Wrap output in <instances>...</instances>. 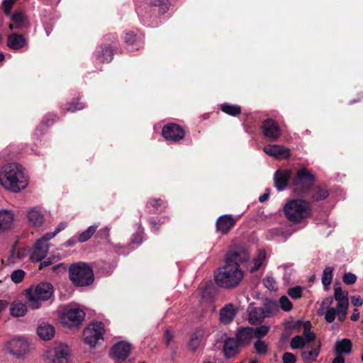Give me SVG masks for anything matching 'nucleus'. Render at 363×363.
I'll list each match as a JSON object with an SVG mask.
<instances>
[{"label":"nucleus","mask_w":363,"mask_h":363,"mask_svg":"<svg viewBox=\"0 0 363 363\" xmlns=\"http://www.w3.org/2000/svg\"><path fill=\"white\" fill-rule=\"evenodd\" d=\"M33 249L39 251H45V253H47L48 251V245L47 242L40 238L37 240Z\"/></svg>","instance_id":"obj_57"},{"label":"nucleus","mask_w":363,"mask_h":363,"mask_svg":"<svg viewBox=\"0 0 363 363\" xmlns=\"http://www.w3.org/2000/svg\"><path fill=\"white\" fill-rule=\"evenodd\" d=\"M279 307L284 311H290L293 308V304L289 298L286 296H282L279 299Z\"/></svg>","instance_id":"obj_46"},{"label":"nucleus","mask_w":363,"mask_h":363,"mask_svg":"<svg viewBox=\"0 0 363 363\" xmlns=\"http://www.w3.org/2000/svg\"><path fill=\"white\" fill-rule=\"evenodd\" d=\"M282 360L283 363H296V357L293 353L286 352L283 354Z\"/></svg>","instance_id":"obj_58"},{"label":"nucleus","mask_w":363,"mask_h":363,"mask_svg":"<svg viewBox=\"0 0 363 363\" xmlns=\"http://www.w3.org/2000/svg\"><path fill=\"white\" fill-rule=\"evenodd\" d=\"M264 312L266 317L276 314L279 310V306L276 301L271 299H265L263 306L261 307Z\"/></svg>","instance_id":"obj_31"},{"label":"nucleus","mask_w":363,"mask_h":363,"mask_svg":"<svg viewBox=\"0 0 363 363\" xmlns=\"http://www.w3.org/2000/svg\"><path fill=\"white\" fill-rule=\"evenodd\" d=\"M26 311L27 306L21 302L14 301L10 307L11 314L14 317L23 316Z\"/></svg>","instance_id":"obj_33"},{"label":"nucleus","mask_w":363,"mask_h":363,"mask_svg":"<svg viewBox=\"0 0 363 363\" xmlns=\"http://www.w3.org/2000/svg\"><path fill=\"white\" fill-rule=\"evenodd\" d=\"M131 349L132 346L128 342L119 341L111 347L109 355L115 361L129 363L130 361L126 362L125 359L130 355Z\"/></svg>","instance_id":"obj_10"},{"label":"nucleus","mask_w":363,"mask_h":363,"mask_svg":"<svg viewBox=\"0 0 363 363\" xmlns=\"http://www.w3.org/2000/svg\"><path fill=\"white\" fill-rule=\"evenodd\" d=\"M267 318L264 312L261 307H255L250 310L248 315V320L251 325H258L262 323Z\"/></svg>","instance_id":"obj_28"},{"label":"nucleus","mask_w":363,"mask_h":363,"mask_svg":"<svg viewBox=\"0 0 363 363\" xmlns=\"http://www.w3.org/2000/svg\"><path fill=\"white\" fill-rule=\"evenodd\" d=\"M265 257H266V253H265V252L264 250L259 252L258 255L257 256V257L254 258V259H253L254 265L250 269V272L251 273H254V272H257L259 269V267L262 264L263 261L265 259Z\"/></svg>","instance_id":"obj_40"},{"label":"nucleus","mask_w":363,"mask_h":363,"mask_svg":"<svg viewBox=\"0 0 363 363\" xmlns=\"http://www.w3.org/2000/svg\"><path fill=\"white\" fill-rule=\"evenodd\" d=\"M237 311L233 305L228 303L220 310V320L225 325L229 324L234 320Z\"/></svg>","instance_id":"obj_22"},{"label":"nucleus","mask_w":363,"mask_h":363,"mask_svg":"<svg viewBox=\"0 0 363 363\" xmlns=\"http://www.w3.org/2000/svg\"><path fill=\"white\" fill-rule=\"evenodd\" d=\"M261 130L263 135L270 142H277L281 135L279 125L272 118H267L262 122Z\"/></svg>","instance_id":"obj_11"},{"label":"nucleus","mask_w":363,"mask_h":363,"mask_svg":"<svg viewBox=\"0 0 363 363\" xmlns=\"http://www.w3.org/2000/svg\"><path fill=\"white\" fill-rule=\"evenodd\" d=\"M69 354L68 346L61 344L56 347L50 349L47 352L46 357L49 363H68Z\"/></svg>","instance_id":"obj_12"},{"label":"nucleus","mask_w":363,"mask_h":363,"mask_svg":"<svg viewBox=\"0 0 363 363\" xmlns=\"http://www.w3.org/2000/svg\"><path fill=\"white\" fill-rule=\"evenodd\" d=\"M334 298L333 296H328L322 301L321 306L325 307V308H331V305L333 303Z\"/></svg>","instance_id":"obj_61"},{"label":"nucleus","mask_w":363,"mask_h":363,"mask_svg":"<svg viewBox=\"0 0 363 363\" xmlns=\"http://www.w3.org/2000/svg\"><path fill=\"white\" fill-rule=\"evenodd\" d=\"M131 241L134 244L140 245L143 242V235L142 233L138 232L133 235Z\"/></svg>","instance_id":"obj_59"},{"label":"nucleus","mask_w":363,"mask_h":363,"mask_svg":"<svg viewBox=\"0 0 363 363\" xmlns=\"http://www.w3.org/2000/svg\"><path fill=\"white\" fill-rule=\"evenodd\" d=\"M25 296L31 303L33 309L38 308V301L54 300V287L50 282H40L35 286L25 290Z\"/></svg>","instance_id":"obj_4"},{"label":"nucleus","mask_w":363,"mask_h":363,"mask_svg":"<svg viewBox=\"0 0 363 363\" xmlns=\"http://www.w3.org/2000/svg\"><path fill=\"white\" fill-rule=\"evenodd\" d=\"M186 134L184 129L174 123L164 125L162 130L163 138L170 143H177L184 139Z\"/></svg>","instance_id":"obj_8"},{"label":"nucleus","mask_w":363,"mask_h":363,"mask_svg":"<svg viewBox=\"0 0 363 363\" xmlns=\"http://www.w3.org/2000/svg\"><path fill=\"white\" fill-rule=\"evenodd\" d=\"M263 151L268 155L277 160H286L291 156V150L280 145H268L264 147Z\"/></svg>","instance_id":"obj_18"},{"label":"nucleus","mask_w":363,"mask_h":363,"mask_svg":"<svg viewBox=\"0 0 363 363\" xmlns=\"http://www.w3.org/2000/svg\"><path fill=\"white\" fill-rule=\"evenodd\" d=\"M167 218L166 217H160V218H150L149 219V224L152 230L155 232L158 231L160 226L165 223Z\"/></svg>","instance_id":"obj_42"},{"label":"nucleus","mask_w":363,"mask_h":363,"mask_svg":"<svg viewBox=\"0 0 363 363\" xmlns=\"http://www.w3.org/2000/svg\"><path fill=\"white\" fill-rule=\"evenodd\" d=\"M288 294L294 299H298L302 296L303 288L300 286L290 288L288 289Z\"/></svg>","instance_id":"obj_49"},{"label":"nucleus","mask_w":363,"mask_h":363,"mask_svg":"<svg viewBox=\"0 0 363 363\" xmlns=\"http://www.w3.org/2000/svg\"><path fill=\"white\" fill-rule=\"evenodd\" d=\"M342 281L345 284L351 285L356 282L357 277L351 272H347L344 274Z\"/></svg>","instance_id":"obj_55"},{"label":"nucleus","mask_w":363,"mask_h":363,"mask_svg":"<svg viewBox=\"0 0 363 363\" xmlns=\"http://www.w3.org/2000/svg\"><path fill=\"white\" fill-rule=\"evenodd\" d=\"M263 284L264 286L270 291H276L277 289L275 280L271 277H267L264 278Z\"/></svg>","instance_id":"obj_51"},{"label":"nucleus","mask_w":363,"mask_h":363,"mask_svg":"<svg viewBox=\"0 0 363 363\" xmlns=\"http://www.w3.org/2000/svg\"><path fill=\"white\" fill-rule=\"evenodd\" d=\"M306 341L303 336L296 335L294 337L290 342V346L292 349H303L305 347Z\"/></svg>","instance_id":"obj_41"},{"label":"nucleus","mask_w":363,"mask_h":363,"mask_svg":"<svg viewBox=\"0 0 363 363\" xmlns=\"http://www.w3.org/2000/svg\"><path fill=\"white\" fill-rule=\"evenodd\" d=\"M352 342L350 339L343 338L341 340H337L335 343L334 350L335 354L342 356L343 354H348L352 352Z\"/></svg>","instance_id":"obj_24"},{"label":"nucleus","mask_w":363,"mask_h":363,"mask_svg":"<svg viewBox=\"0 0 363 363\" xmlns=\"http://www.w3.org/2000/svg\"><path fill=\"white\" fill-rule=\"evenodd\" d=\"M13 220V213L7 210L0 211V231L9 230Z\"/></svg>","instance_id":"obj_29"},{"label":"nucleus","mask_w":363,"mask_h":363,"mask_svg":"<svg viewBox=\"0 0 363 363\" xmlns=\"http://www.w3.org/2000/svg\"><path fill=\"white\" fill-rule=\"evenodd\" d=\"M334 268L331 267H326L323 272L322 275V284L325 290L328 289V286L331 284L333 277Z\"/></svg>","instance_id":"obj_37"},{"label":"nucleus","mask_w":363,"mask_h":363,"mask_svg":"<svg viewBox=\"0 0 363 363\" xmlns=\"http://www.w3.org/2000/svg\"><path fill=\"white\" fill-rule=\"evenodd\" d=\"M113 40H116V37L111 35H107L104 38V41L111 40L112 43ZM113 45L111 43L104 42L97 52V59L102 63L110 62L113 58Z\"/></svg>","instance_id":"obj_15"},{"label":"nucleus","mask_w":363,"mask_h":363,"mask_svg":"<svg viewBox=\"0 0 363 363\" xmlns=\"http://www.w3.org/2000/svg\"><path fill=\"white\" fill-rule=\"evenodd\" d=\"M55 333V328L50 324L43 323L37 328L38 335L44 340H51L54 337Z\"/></svg>","instance_id":"obj_26"},{"label":"nucleus","mask_w":363,"mask_h":363,"mask_svg":"<svg viewBox=\"0 0 363 363\" xmlns=\"http://www.w3.org/2000/svg\"><path fill=\"white\" fill-rule=\"evenodd\" d=\"M173 337H174V335H173V333H172V331L169 329H167L164 331V339L166 346L168 347H170L171 350H172L174 351V352H175V350L173 349L172 347L171 346V342L173 340Z\"/></svg>","instance_id":"obj_56"},{"label":"nucleus","mask_w":363,"mask_h":363,"mask_svg":"<svg viewBox=\"0 0 363 363\" xmlns=\"http://www.w3.org/2000/svg\"><path fill=\"white\" fill-rule=\"evenodd\" d=\"M17 0H3L2 7L6 16H11V9Z\"/></svg>","instance_id":"obj_52"},{"label":"nucleus","mask_w":363,"mask_h":363,"mask_svg":"<svg viewBox=\"0 0 363 363\" xmlns=\"http://www.w3.org/2000/svg\"><path fill=\"white\" fill-rule=\"evenodd\" d=\"M98 226L97 225H91L86 230L80 233L78 236L77 241L79 242H84L89 240L94 233L96 232Z\"/></svg>","instance_id":"obj_39"},{"label":"nucleus","mask_w":363,"mask_h":363,"mask_svg":"<svg viewBox=\"0 0 363 363\" xmlns=\"http://www.w3.org/2000/svg\"><path fill=\"white\" fill-rule=\"evenodd\" d=\"M314 181L315 176L306 168H303L298 171L294 180V185L305 194L314 184Z\"/></svg>","instance_id":"obj_9"},{"label":"nucleus","mask_w":363,"mask_h":363,"mask_svg":"<svg viewBox=\"0 0 363 363\" xmlns=\"http://www.w3.org/2000/svg\"><path fill=\"white\" fill-rule=\"evenodd\" d=\"M123 40L128 49L138 50L144 44V34L138 30H129L125 33Z\"/></svg>","instance_id":"obj_13"},{"label":"nucleus","mask_w":363,"mask_h":363,"mask_svg":"<svg viewBox=\"0 0 363 363\" xmlns=\"http://www.w3.org/2000/svg\"><path fill=\"white\" fill-rule=\"evenodd\" d=\"M27 217L30 223L35 227L42 225L44 222V216L35 208L30 209L28 212Z\"/></svg>","instance_id":"obj_30"},{"label":"nucleus","mask_w":363,"mask_h":363,"mask_svg":"<svg viewBox=\"0 0 363 363\" xmlns=\"http://www.w3.org/2000/svg\"><path fill=\"white\" fill-rule=\"evenodd\" d=\"M25 274L23 269H16L11 273V279L15 284H19L23 280Z\"/></svg>","instance_id":"obj_47"},{"label":"nucleus","mask_w":363,"mask_h":363,"mask_svg":"<svg viewBox=\"0 0 363 363\" xmlns=\"http://www.w3.org/2000/svg\"><path fill=\"white\" fill-rule=\"evenodd\" d=\"M27 45V40L22 34L11 33L7 37V46L12 50H20Z\"/></svg>","instance_id":"obj_21"},{"label":"nucleus","mask_w":363,"mask_h":363,"mask_svg":"<svg viewBox=\"0 0 363 363\" xmlns=\"http://www.w3.org/2000/svg\"><path fill=\"white\" fill-rule=\"evenodd\" d=\"M47 253H45V251H39L37 250L33 249L30 258L33 262H40L46 256Z\"/></svg>","instance_id":"obj_54"},{"label":"nucleus","mask_w":363,"mask_h":363,"mask_svg":"<svg viewBox=\"0 0 363 363\" xmlns=\"http://www.w3.org/2000/svg\"><path fill=\"white\" fill-rule=\"evenodd\" d=\"M220 110L231 116H238L241 113V107L240 106L228 103L221 104Z\"/></svg>","instance_id":"obj_34"},{"label":"nucleus","mask_w":363,"mask_h":363,"mask_svg":"<svg viewBox=\"0 0 363 363\" xmlns=\"http://www.w3.org/2000/svg\"><path fill=\"white\" fill-rule=\"evenodd\" d=\"M269 327L265 325H261L256 328L253 329L254 337L259 340L264 337L269 332Z\"/></svg>","instance_id":"obj_45"},{"label":"nucleus","mask_w":363,"mask_h":363,"mask_svg":"<svg viewBox=\"0 0 363 363\" xmlns=\"http://www.w3.org/2000/svg\"><path fill=\"white\" fill-rule=\"evenodd\" d=\"M292 174L291 169H277L274 175V186L278 191L286 189Z\"/></svg>","instance_id":"obj_19"},{"label":"nucleus","mask_w":363,"mask_h":363,"mask_svg":"<svg viewBox=\"0 0 363 363\" xmlns=\"http://www.w3.org/2000/svg\"><path fill=\"white\" fill-rule=\"evenodd\" d=\"M348 306H345L344 303L337 304V315L340 322H343L347 316V310Z\"/></svg>","instance_id":"obj_44"},{"label":"nucleus","mask_w":363,"mask_h":363,"mask_svg":"<svg viewBox=\"0 0 363 363\" xmlns=\"http://www.w3.org/2000/svg\"><path fill=\"white\" fill-rule=\"evenodd\" d=\"M254 333L253 328H242L237 332L235 339L241 347L246 346L250 343Z\"/></svg>","instance_id":"obj_23"},{"label":"nucleus","mask_w":363,"mask_h":363,"mask_svg":"<svg viewBox=\"0 0 363 363\" xmlns=\"http://www.w3.org/2000/svg\"><path fill=\"white\" fill-rule=\"evenodd\" d=\"M309 202H316L325 200L329 196V189L325 184L313 185L306 193Z\"/></svg>","instance_id":"obj_16"},{"label":"nucleus","mask_w":363,"mask_h":363,"mask_svg":"<svg viewBox=\"0 0 363 363\" xmlns=\"http://www.w3.org/2000/svg\"><path fill=\"white\" fill-rule=\"evenodd\" d=\"M85 105L82 102L75 101L69 102L65 105V109L69 112H74L76 111H80L84 108Z\"/></svg>","instance_id":"obj_43"},{"label":"nucleus","mask_w":363,"mask_h":363,"mask_svg":"<svg viewBox=\"0 0 363 363\" xmlns=\"http://www.w3.org/2000/svg\"><path fill=\"white\" fill-rule=\"evenodd\" d=\"M239 216L224 214L219 216L216 221V231L221 235L228 234L235 225Z\"/></svg>","instance_id":"obj_14"},{"label":"nucleus","mask_w":363,"mask_h":363,"mask_svg":"<svg viewBox=\"0 0 363 363\" xmlns=\"http://www.w3.org/2000/svg\"><path fill=\"white\" fill-rule=\"evenodd\" d=\"M55 118H57L56 116H47L44 118L43 123L46 125H49L54 123Z\"/></svg>","instance_id":"obj_63"},{"label":"nucleus","mask_w":363,"mask_h":363,"mask_svg":"<svg viewBox=\"0 0 363 363\" xmlns=\"http://www.w3.org/2000/svg\"><path fill=\"white\" fill-rule=\"evenodd\" d=\"M55 235H57V234H56V233L55 231L54 232H49V233H45L41 238V239L43 240V241H45V242H47L48 240H50L52 238H53Z\"/></svg>","instance_id":"obj_64"},{"label":"nucleus","mask_w":363,"mask_h":363,"mask_svg":"<svg viewBox=\"0 0 363 363\" xmlns=\"http://www.w3.org/2000/svg\"><path fill=\"white\" fill-rule=\"evenodd\" d=\"M284 212L289 221L298 223L302 220L311 216L312 208L309 201L293 199L285 204Z\"/></svg>","instance_id":"obj_3"},{"label":"nucleus","mask_w":363,"mask_h":363,"mask_svg":"<svg viewBox=\"0 0 363 363\" xmlns=\"http://www.w3.org/2000/svg\"><path fill=\"white\" fill-rule=\"evenodd\" d=\"M105 333L104 325L102 322H95L89 324L83 332V338L85 344L94 347L100 341H104Z\"/></svg>","instance_id":"obj_6"},{"label":"nucleus","mask_w":363,"mask_h":363,"mask_svg":"<svg viewBox=\"0 0 363 363\" xmlns=\"http://www.w3.org/2000/svg\"><path fill=\"white\" fill-rule=\"evenodd\" d=\"M303 338L306 343H310L311 342L313 341L315 338V335L312 332H307L303 333Z\"/></svg>","instance_id":"obj_62"},{"label":"nucleus","mask_w":363,"mask_h":363,"mask_svg":"<svg viewBox=\"0 0 363 363\" xmlns=\"http://www.w3.org/2000/svg\"><path fill=\"white\" fill-rule=\"evenodd\" d=\"M12 23L9 25V29L23 30L29 27V23L25 14L21 11H15L11 14Z\"/></svg>","instance_id":"obj_20"},{"label":"nucleus","mask_w":363,"mask_h":363,"mask_svg":"<svg viewBox=\"0 0 363 363\" xmlns=\"http://www.w3.org/2000/svg\"><path fill=\"white\" fill-rule=\"evenodd\" d=\"M69 278L76 286H87L94 280L92 269L84 262L72 264L69 267Z\"/></svg>","instance_id":"obj_5"},{"label":"nucleus","mask_w":363,"mask_h":363,"mask_svg":"<svg viewBox=\"0 0 363 363\" xmlns=\"http://www.w3.org/2000/svg\"><path fill=\"white\" fill-rule=\"evenodd\" d=\"M213 297V289L210 286H205L201 291V298L204 301H211Z\"/></svg>","instance_id":"obj_53"},{"label":"nucleus","mask_w":363,"mask_h":363,"mask_svg":"<svg viewBox=\"0 0 363 363\" xmlns=\"http://www.w3.org/2000/svg\"><path fill=\"white\" fill-rule=\"evenodd\" d=\"M167 207V201L162 200V199L152 198L150 199L146 203V208L152 213H155L157 212H164Z\"/></svg>","instance_id":"obj_25"},{"label":"nucleus","mask_w":363,"mask_h":363,"mask_svg":"<svg viewBox=\"0 0 363 363\" xmlns=\"http://www.w3.org/2000/svg\"><path fill=\"white\" fill-rule=\"evenodd\" d=\"M85 317V313L79 308H70L64 316V323L69 328L79 326Z\"/></svg>","instance_id":"obj_17"},{"label":"nucleus","mask_w":363,"mask_h":363,"mask_svg":"<svg viewBox=\"0 0 363 363\" xmlns=\"http://www.w3.org/2000/svg\"><path fill=\"white\" fill-rule=\"evenodd\" d=\"M149 5L159 7V12L161 14H164L168 11L170 3L169 0H149Z\"/></svg>","instance_id":"obj_38"},{"label":"nucleus","mask_w":363,"mask_h":363,"mask_svg":"<svg viewBox=\"0 0 363 363\" xmlns=\"http://www.w3.org/2000/svg\"><path fill=\"white\" fill-rule=\"evenodd\" d=\"M4 350L14 357L21 358L29 351V344L23 337H15L6 343Z\"/></svg>","instance_id":"obj_7"},{"label":"nucleus","mask_w":363,"mask_h":363,"mask_svg":"<svg viewBox=\"0 0 363 363\" xmlns=\"http://www.w3.org/2000/svg\"><path fill=\"white\" fill-rule=\"evenodd\" d=\"M337 315V307L336 308H328L325 312V320L327 323H333Z\"/></svg>","instance_id":"obj_50"},{"label":"nucleus","mask_w":363,"mask_h":363,"mask_svg":"<svg viewBox=\"0 0 363 363\" xmlns=\"http://www.w3.org/2000/svg\"><path fill=\"white\" fill-rule=\"evenodd\" d=\"M320 345L311 348V350H303L301 352V357L304 362L311 363L315 361L320 353Z\"/></svg>","instance_id":"obj_32"},{"label":"nucleus","mask_w":363,"mask_h":363,"mask_svg":"<svg viewBox=\"0 0 363 363\" xmlns=\"http://www.w3.org/2000/svg\"><path fill=\"white\" fill-rule=\"evenodd\" d=\"M250 255L247 248L243 245H234L225 255V264L214 273L216 284L223 289L237 287L242 281L244 273L240 264L247 262Z\"/></svg>","instance_id":"obj_1"},{"label":"nucleus","mask_w":363,"mask_h":363,"mask_svg":"<svg viewBox=\"0 0 363 363\" xmlns=\"http://www.w3.org/2000/svg\"><path fill=\"white\" fill-rule=\"evenodd\" d=\"M202 337L203 332L201 330H197L191 335L189 343L190 350L194 352L199 348Z\"/></svg>","instance_id":"obj_36"},{"label":"nucleus","mask_w":363,"mask_h":363,"mask_svg":"<svg viewBox=\"0 0 363 363\" xmlns=\"http://www.w3.org/2000/svg\"><path fill=\"white\" fill-rule=\"evenodd\" d=\"M241 347L235 338H228L223 345V352L227 357L235 356Z\"/></svg>","instance_id":"obj_27"},{"label":"nucleus","mask_w":363,"mask_h":363,"mask_svg":"<svg viewBox=\"0 0 363 363\" xmlns=\"http://www.w3.org/2000/svg\"><path fill=\"white\" fill-rule=\"evenodd\" d=\"M347 294V291H342L341 287L335 286L333 298L337 301V304L342 303H344L345 306H349Z\"/></svg>","instance_id":"obj_35"},{"label":"nucleus","mask_w":363,"mask_h":363,"mask_svg":"<svg viewBox=\"0 0 363 363\" xmlns=\"http://www.w3.org/2000/svg\"><path fill=\"white\" fill-rule=\"evenodd\" d=\"M351 303L354 306L359 307L363 304V300L359 296H353L351 297Z\"/></svg>","instance_id":"obj_60"},{"label":"nucleus","mask_w":363,"mask_h":363,"mask_svg":"<svg viewBox=\"0 0 363 363\" xmlns=\"http://www.w3.org/2000/svg\"><path fill=\"white\" fill-rule=\"evenodd\" d=\"M0 182L5 189L16 193L27 186L28 179L23 167L14 162L6 164L1 167Z\"/></svg>","instance_id":"obj_2"},{"label":"nucleus","mask_w":363,"mask_h":363,"mask_svg":"<svg viewBox=\"0 0 363 363\" xmlns=\"http://www.w3.org/2000/svg\"><path fill=\"white\" fill-rule=\"evenodd\" d=\"M254 347L258 354H264L267 352L268 346L265 342L258 340L255 342Z\"/></svg>","instance_id":"obj_48"}]
</instances>
